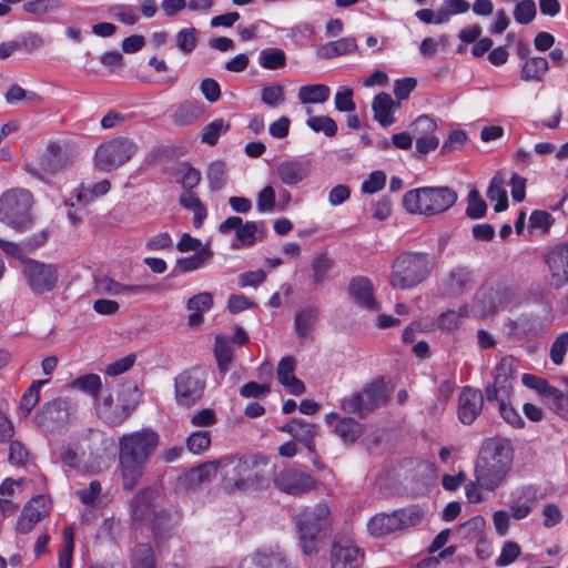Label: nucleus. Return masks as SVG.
I'll return each mask as SVG.
<instances>
[{
    "instance_id": "f257e3e1",
    "label": "nucleus",
    "mask_w": 568,
    "mask_h": 568,
    "mask_svg": "<svg viewBox=\"0 0 568 568\" xmlns=\"http://www.w3.org/2000/svg\"><path fill=\"white\" fill-rule=\"evenodd\" d=\"M273 473L274 466L270 459L261 455L220 459L221 486L227 493L264 488Z\"/></svg>"
},
{
    "instance_id": "f03ea898",
    "label": "nucleus",
    "mask_w": 568,
    "mask_h": 568,
    "mask_svg": "<svg viewBox=\"0 0 568 568\" xmlns=\"http://www.w3.org/2000/svg\"><path fill=\"white\" fill-rule=\"evenodd\" d=\"M159 445V435L151 428L123 434L119 438V465L123 488L132 490Z\"/></svg>"
},
{
    "instance_id": "7ed1b4c3",
    "label": "nucleus",
    "mask_w": 568,
    "mask_h": 568,
    "mask_svg": "<svg viewBox=\"0 0 568 568\" xmlns=\"http://www.w3.org/2000/svg\"><path fill=\"white\" fill-rule=\"evenodd\" d=\"M514 449L508 439L494 437L486 439L475 465V479L487 491L497 490L509 475Z\"/></svg>"
},
{
    "instance_id": "20e7f679",
    "label": "nucleus",
    "mask_w": 568,
    "mask_h": 568,
    "mask_svg": "<svg viewBox=\"0 0 568 568\" xmlns=\"http://www.w3.org/2000/svg\"><path fill=\"white\" fill-rule=\"evenodd\" d=\"M434 267L435 257L429 253H404L392 264L389 283L395 288H414L430 275Z\"/></svg>"
},
{
    "instance_id": "39448f33",
    "label": "nucleus",
    "mask_w": 568,
    "mask_h": 568,
    "mask_svg": "<svg viewBox=\"0 0 568 568\" xmlns=\"http://www.w3.org/2000/svg\"><path fill=\"white\" fill-rule=\"evenodd\" d=\"M457 193L448 186H424L405 193L403 204L413 214L436 215L450 209Z\"/></svg>"
},
{
    "instance_id": "423d86ee",
    "label": "nucleus",
    "mask_w": 568,
    "mask_h": 568,
    "mask_svg": "<svg viewBox=\"0 0 568 568\" xmlns=\"http://www.w3.org/2000/svg\"><path fill=\"white\" fill-rule=\"evenodd\" d=\"M331 510L326 504L306 507L296 517L298 544L302 552L312 556L318 551L322 530L329 524Z\"/></svg>"
},
{
    "instance_id": "0eeeda50",
    "label": "nucleus",
    "mask_w": 568,
    "mask_h": 568,
    "mask_svg": "<svg viewBox=\"0 0 568 568\" xmlns=\"http://www.w3.org/2000/svg\"><path fill=\"white\" fill-rule=\"evenodd\" d=\"M32 194L26 189L14 187L3 192L0 196V222L17 231L27 230L32 224Z\"/></svg>"
},
{
    "instance_id": "6e6552de",
    "label": "nucleus",
    "mask_w": 568,
    "mask_h": 568,
    "mask_svg": "<svg viewBox=\"0 0 568 568\" xmlns=\"http://www.w3.org/2000/svg\"><path fill=\"white\" fill-rule=\"evenodd\" d=\"M138 144L125 136H115L102 142L94 153V165L104 172H111L129 162L138 152Z\"/></svg>"
},
{
    "instance_id": "1a4fd4ad",
    "label": "nucleus",
    "mask_w": 568,
    "mask_h": 568,
    "mask_svg": "<svg viewBox=\"0 0 568 568\" xmlns=\"http://www.w3.org/2000/svg\"><path fill=\"white\" fill-rule=\"evenodd\" d=\"M206 386V374L197 367L185 369L174 379L175 402L179 406L189 408L203 396Z\"/></svg>"
},
{
    "instance_id": "9d476101",
    "label": "nucleus",
    "mask_w": 568,
    "mask_h": 568,
    "mask_svg": "<svg viewBox=\"0 0 568 568\" xmlns=\"http://www.w3.org/2000/svg\"><path fill=\"white\" fill-rule=\"evenodd\" d=\"M159 496L154 490H141L132 499V518L135 521H144L153 517L152 528L158 534L162 528H168L174 521V518L166 511L155 513V503Z\"/></svg>"
},
{
    "instance_id": "9b49d317",
    "label": "nucleus",
    "mask_w": 568,
    "mask_h": 568,
    "mask_svg": "<svg viewBox=\"0 0 568 568\" xmlns=\"http://www.w3.org/2000/svg\"><path fill=\"white\" fill-rule=\"evenodd\" d=\"M23 275L34 294L53 291L59 280V272L54 265L30 258L23 262Z\"/></svg>"
},
{
    "instance_id": "f8f14e48",
    "label": "nucleus",
    "mask_w": 568,
    "mask_h": 568,
    "mask_svg": "<svg viewBox=\"0 0 568 568\" xmlns=\"http://www.w3.org/2000/svg\"><path fill=\"white\" fill-rule=\"evenodd\" d=\"M70 420V400L58 397L47 403L36 415L34 423L48 433H55Z\"/></svg>"
},
{
    "instance_id": "ddd939ff",
    "label": "nucleus",
    "mask_w": 568,
    "mask_h": 568,
    "mask_svg": "<svg viewBox=\"0 0 568 568\" xmlns=\"http://www.w3.org/2000/svg\"><path fill=\"white\" fill-rule=\"evenodd\" d=\"M364 561V551L349 536H336L332 550V568H361Z\"/></svg>"
},
{
    "instance_id": "4468645a",
    "label": "nucleus",
    "mask_w": 568,
    "mask_h": 568,
    "mask_svg": "<svg viewBox=\"0 0 568 568\" xmlns=\"http://www.w3.org/2000/svg\"><path fill=\"white\" fill-rule=\"evenodd\" d=\"M517 368V359L514 356H504L495 368V377L491 384L485 388L486 399L493 402L498 395L507 397L511 395L515 371Z\"/></svg>"
},
{
    "instance_id": "2eb2a0df",
    "label": "nucleus",
    "mask_w": 568,
    "mask_h": 568,
    "mask_svg": "<svg viewBox=\"0 0 568 568\" xmlns=\"http://www.w3.org/2000/svg\"><path fill=\"white\" fill-rule=\"evenodd\" d=\"M274 485L288 495H301L316 488V479L296 468H285L274 477Z\"/></svg>"
},
{
    "instance_id": "dca6fc26",
    "label": "nucleus",
    "mask_w": 568,
    "mask_h": 568,
    "mask_svg": "<svg viewBox=\"0 0 568 568\" xmlns=\"http://www.w3.org/2000/svg\"><path fill=\"white\" fill-rule=\"evenodd\" d=\"M57 456L64 466L78 471L93 474L99 470V467L89 460L79 440L62 443L57 449Z\"/></svg>"
},
{
    "instance_id": "f3484780",
    "label": "nucleus",
    "mask_w": 568,
    "mask_h": 568,
    "mask_svg": "<svg viewBox=\"0 0 568 568\" xmlns=\"http://www.w3.org/2000/svg\"><path fill=\"white\" fill-rule=\"evenodd\" d=\"M237 568H290L285 552L278 547L257 549L245 556Z\"/></svg>"
},
{
    "instance_id": "a211bd4d",
    "label": "nucleus",
    "mask_w": 568,
    "mask_h": 568,
    "mask_svg": "<svg viewBox=\"0 0 568 568\" xmlns=\"http://www.w3.org/2000/svg\"><path fill=\"white\" fill-rule=\"evenodd\" d=\"M550 283L556 288L568 284V241L552 246L546 255Z\"/></svg>"
},
{
    "instance_id": "6ab92c4d",
    "label": "nucleus",
    "mask_w": 568,
    "mask_h": 568,
    "mask_svg": "<svg viewBox=\"0 0 568 568\" xmlns=\"http://www.w3.org/2000/svg\"><path fill=\"white\" fill-rule=\"evenodd\" d=\"M312 172V161L305 156L284 160L276 166L278 180L287 185L295 186L306 180Z\"/></svg>"
},
{
    "instance_id": "aec40b11",
    "label": "nucleus",
    "mask_w": 568,
    "mask_h": 568,
    "mask_svg": "<svg viewBox=\"0 0 568 568\" xmlns=\"http://www.w3.org/2000/svg\"><path fill=\"white\" fill-rule=\"evenodd\" d=\"M348 294L353 303L366 311H379V303L374 295V285L366 276L353 277L348 284Z\"/></svg>"
},
{
    "instance_id": "412c9836",
    "label": "nucleus",
    "mask_w": 568,
    "mask_h": 568,
    "mask_svg": "<svg viewBox=\"0 0 568 568\" xmlns=\"http://www.w3.org/2000/svg\"><path fill=\"white\" fill-rule=\"evenodd\" d=\"M538 503L537 488L526 485L515 488L510 494L509 511L511 518L521 520L531 513Z\"/></svg>"
},
{
    "instance_id": "4be33fe9",
    "label": "nucleus",
    "mask_w": 568,
    "mask_h": 568,
    "mask_svg": "<svg viewBox=\"0 0 568 568\" xmlns=\"http://www.w3.org/2000/svg\"><path fill=\"white\" fill-rule=\"evenodd\" d=\"M436 122L428 115H419L412 124L416 136V151L419 154H427L439 145V140L434 135Z\"/></svg>"
},
{
    "instance_id": "5701e85b",
    "label": "nucleus",
    "mask_w": 568,
    "mask_h": 568,
    "mask_svg": "<svg viewBox=\"0 0 568 568\" xmlns=\"http://www.w3.org/2000/svg\"><path fill=\"white\" fill-rule=\"evenodd\" d=\"M98 416L110 426L121 425L131 414V408L124 404H115L112 395L95 399Z\"/></svg>"
},
{
    "instance_id": "b1692460",
    "label": "nucleus",
    "mask_w": 568,
    "mask_h": 568,
    "mask_svg": "<svg viewBox=\"0 0 568 568\" xmlns=\"http://www.w3.org/2000/svg\"><path fill=\"white\" fill-rule=\"evenodd\" d=\"M483 395L471 387H464L458 397V418L465 425H470L483 409Z\"/></svg>"
},
{
    "instance_id": "393cba45",
    "label": "nucleus",
    "mask_w": 568,
    "mask_h": 568,
    "mask_svg": "<svg viewBox=\"0 0 568 568\" xmlns=\"http://www.w3.org/2000/svg\"><path fill=\"white\" fill-rule=\"evenodd\" d=\"M49 514V507L43 496L32 498L23 508L17 521V530L21 534L30 532L34 526Z\"/></svg>"
},
{
    "instance_id": "a878e982",
    "label": "nucleus",
    "mask_w": 568,
    "mask_h": 568,
    "mask_svg": "<svg viewBox=\"0 0 568 568\" xmlns=\"http://www.w3.org/2000/svg\"><path fill=\"white\" fill-rule=\"evenodd\" d=\"M474 284L473 271L466 266H455L443 280V293L448 296H458L470 290Z\"/></svg>"
},
{
    "instance_id": "bb28decb",
    "label": "nucleus",
    "mask_w": 568,
    "mask_h": 568,
    "mask_svg": "<svg viewBox=\"0 0 568 568\" xmlns=\"http://www.w3.org/2000/svg\"><path fill=\"white\" fill-rule=\"evenodd\" d=\"M325 422L345 443L355 442L364 432L361 423L352 417H342L335 412L326 414Z\"/></svg>"
},
{
    "instance_id": "cd10ccee",
    "label": "nucleus",
    "mask_w": 568,
    "mask_h": 568,
    "mask_svg": "<svg viewBox=\"0 0 568 568\" xmlns=\"http://www.w3.org/2000/svg\"><path fill=\"white\" fill-rule=\"evenodd\" d=\"M295 368L296 359L293 356H285L277 365L276 376L278 383L283 385L290 394L300 396L305 393V385L301 379L295 377Z\"/></svg>"
},
{
    "instance_id": "c85d7f7f",
    "label": "nucleus",
    "mask_w": 568,
    "mask_h": 568,
    "mask_svg": "<svg viewBox=\"0 0 568 568\" xmlns=\"http://www.w3.org/2000/svg\"><path fill=\"white\" fill-rule=\"evenodd\" d=\"M73 160L70 151L58 144H50L40 158L41 168L50 173H55L69 165Z\"/></svg>"
},
{
    "instance_id": "c756f323",
    "label": "nucleus",
    "mask_w": 568,
    "mask_h": 568,
    "mask_svg": "<svg viewBox=\"0 0 568 568\" xmlns=\"http://www.w3.org/2000/svg\"><path fill=\"white\" fill-rule=\"evenodd\" d=\"M399 108V102L385 92L378 93L374 97L372 102V110L374 119L383 126L387 128L395 122L394 113Z\"/></svg>"
},
{
    "instance_id": "7c9ffc66",
    "label": "nucleus",
    "mask_w": 568,
    "mask_h": 568,
    "mask_svg": "<svg viewBox=\"0 0 568 568\" xmlns=\"http://www.w3.org/2000/svg\"><path fill=\"white\" fill-rule=\"evenodd\" d=\"M282 430L291 434L297 442L304 444L310 452H314V438L317 435L316 425L295 418L284 425Z\"/></svg>"
},
{
    "instance_id": "2f4dec72",
    "label": "nucleus",
    "mask_w": 568,
    "mask_h": 568,
    "mask_svg": "<svg viewBox=\"0 0 568 568\" xmlns=\"http://www.w3.org/2000/svg\"><path fill=\"white\" fill-rule=\"evenodd\" d=\"M357 50V42L354 37L341 38L335 41L326 42L316 50L320 59L328 60L344 54L352 53Z\"/></svg>"
},
{
    "instance_id": "473e14b6",
    "label": "nucleus",
    "mask_w": 568,
    "mask_h": 568,
    "mask_svg": "<svg viewBox=\"0 0 568 568\" xmlns=\"http://www.w3.org/2000/svg\"><path fill=\"white\" fill-rule=\"evenodd\" d=\"M213 306V297L209 292H202L193 295L186 302V308L190 311L187 316V324L190 326H197L203 321V313L211 310Z\"/></svg>"
},
{
    "instance_id": "72a5a7b5",
    "label": "nucleus",
    "mask_w": 568,
    "mask_h": 568,
    "mask_svg": "<svg viewBox=\"0 0 568 568\" xmlns=\"http://www.w3.org/2000/svg\"><path fill=\"white\" fill-rule=\"evenodd\" d=\"M367 531L374 538H383L397 530L394 513H378L367 521Z\"/></svg>"
},
{
    "instance_id": "f704fd0d",
    "label": "nucleus",
    "mask_w": 568,
    "mask_h": 568,
    "mask_svg": "<svg viewBox=\"0 0 568 568\" xmlns=\"http://www.w3.org/2000/svg\"><path fill=\"white\" fill-rule=\"evenodd\" d=\"M213 252L209 244H205L197 253L181 257L176 261L175 270L189 273L205 267L211 263Z\"/></svg>"
},
{
    "instance_id": "c9c22d12",
    "label": "nucleus",
    "mask_w": 568,
    "mask_h": 568,
    "mask_svg": "<svg viewBox=\"0 0 568 568\" xmlns=\"http://www.w3.org/2000/svg\"><path fill=\"white\" fill-rule=\"evenodd\" d=\"M203 106L194 100H186L178 105L172 114V122L175 125H189L201 118Z\"/></svg>"
},
{
    "instance_id": "e433bc0d",
    "label": "nucleus",
    "mask_w": 568,
    "mask_h": 568,
    "mask_svg": "<svg viewBox=\"0 0 568 568\" xmlns=\"http://www.w3.org/2000/svg\"><path fill=\"white\" fill-rule=\"evenodd\" d=\"M331 88L326 84H305L298 88L297 100L302 104H322L328 101Z\"/></svg>"
},
{
    "instance_id": "4c0bfd02",
    "label": "nucleus",
    "mask_w": 568,
    "mask_h": 568,
    "mask_svg": "<svg viewBox=\"0 0 568 568\" xmlns=\"http://www.w3.org/2000/svg\"><path fill=\"white\" fill-rule=\"evenodd\" d=\"M263 233H264V223L263 222H255V221L243 222L235 234L236 243H234L232 246L234 248H239L241 246H252L257 240V234H263Z\"/></svg>"
},
{
    "instance_id": "58836bf2",
    "label": "nucleus",
    "mask_w": 568,
    "mask_h": 568,
    "mask_svg": "<svg viewBox=\"0 0 568 568\" xmlns=\"http://www.w3.org/2000/svg\"><path fill=\"white\" fill-rule=\"evenodd\" d=\"M68 388L71 390H80L97 399L102 388V382L97 374H84L71 381L68 384Z\"/></svg>"
},
{
    "instance_id": "ea45409f",
    "label": "nucleus",
    "mask_w": 568,
    "mask_h": 568,
    "mask_svg": "<svg viewBox=\"0 0 568 568\" xmlns=\"http://www.w3.org/2000/svg\"><path fill=\"white\" fill-rule=\"evenodd\" d=\"M395 521L397 530L407 529L415 527L424 519V511L419 506H407L397 510H394Z\"/></svg>"
},
{
    "instance_id": "a19ab883",
    "label": "nucleus",
    "mask_w": 568,
    "mask_h": 568,
    "mask_svg": "<svg viewBox=\"0 0 568 568\" xmlns=\"http://www.w3.org/2000/svg\"><path fill=\"white\" fill-rule=\"evenodd\" d=\"M549 64L544 57H531L526 59L520 71V78L524 81H541Z\"/></svg>"
},
{
    "instance_id": "79ce46f5",
    "label": "nucleus",
    "mask_w": 568,
    "mask_h": 568,
    "mask_svg": "<svg viewBox=\"0 0 568 568\" xmlns=\"http://www.w3.org/2000/svg\"><path fill=\"white\" fill-rule=\"evenodd\" d=\"M131 568H156L153 548L149 544H139L132 549ZM170 568H184L173 565Z\"/></svg>"
},
{
    "instance_id": "37998d69",
    "label": "nucleus",
    "mask_w": 568,
    "mask_h": 568,
    "mask_svg": "<svg viewBox=\"0 0 568 568\" xmlns=\"http://www.w3.org/2000/svg\"><path fill=\"white\" fill-rule=\"evenodd\" d=\"M318 315V310L315 306H306L300 310L295 315V329L300 338H306Z\"/></svg>"
},
{
    "instance_id": "c03bdc74",
    "label": "nucleus",
    "mask_w": 568,
    "mask_h": 568,
    "mask_svg": "<svg viewBox=\"0 0 568 568\" xmlns=\"http://www.w3.org/2000/svg\"><path fill=\"white\" fill-rule=\"evenodd\" d=\"M367 396V403L374 405L375 408L384 405L389 398V389L384 378H376L363 388Z\"/></svg>"
},
{
    "instance_id": "a18cd8bd",
    "label": "nucleus",
    "mask_w": 568,
    "mask_h": 568,
    "mask_svg": "<svg viewBox=\"0 0 568 568\" xmlns=\"http://www.w3.org/2000/svg\"><path fill=\"white\" fill-rule=\"evenodd\" d=\"M217 474L220 475V459L203 463L199 467L192 468L186 474V479L190 484H203Z\"/></svg>"
},
{
    "instance_id": "49530a36",
    "label": "nucleus",
    "mask_w": 568,
    "mask_h": 568,
    "mask_svg": "<svg viewBox=\"0 0 568 568\" xmlns=\"http://www.w3.org/2000/svg\"><path fill=\"white\" fill-rule=\"evenodd\" d=\"M541 399L556 414L561 416L568 415V397L560 389L550 385L541 396Z\"/></svg>"
},
{
    "instance_id": "de8ad7c7",
    "label": "nucleus",
    "mask_w": 568,
    "mask_h": 568,
    "mask_svg": "<svg viewBox=\"0 0 568 568\" xmlns=\"http://www.w3.org/2000/svg\"><path fill=\"white\" fill-rule=\"evenodd\" d=\"M214 354L216 357L219 369L221 371V373L225 374L230 369L231 364L233 362L232 343L226 338L217 336L215 338Z\"/></svg>"
},
{
    "instance_id": "09e8293b",
    "label": "nucleus",
    "mask_w": 568,
    "mask_h": 568,
    "mask_svg": "<svg viewBox=\"0 0 568 568\" xmlns=\"http://www.w3.org/2000/svg\"><path fill=\"white\" fill-rule=\"evenodd\" d=\"M260 97L263 104L276 109L285 102V90L277 82L268 83L261 89Z\"/></svg>"
},
{
    "instance_id": "8fccbe9b",
    "label": "nucleus",
    "mask_w": 568,
    "mask_h": 568,
    "mask_svg": "<svg viewBox=\"0 0 568 568\" xmlns=\"http://www.w3.org/2000/svg\"><path fill=\"white\" fill-rule=\"evenodd\" d=\"M111 183L109 180H101L90 186H81L75 191L77 201L83 205L94 199L106 194L110 191Z\"/></svg>"
},
{
    "instance_id": "3c124183",
    "label": "nucleus",
    "mask_w": 568,
    "mask_h": 568,
    "mask_svg": "<svg viewBox=\"0 0 568 568\" xmlns=\"http://www.w3.org/2000/svg\"><path fill=\"white\" fill-rule=\"evenodd\" d=\"M487 196L490 201H496L494 210L503 212L508 207V196L504 180L499 176L493 178L487 190Z\"/></svg>"
},
{
    "instance_id": "603ef678",
    "label": "nucleus",
    "mask_w": 568,
    "mask_h": 568,
    "mask_svg": "<svg viewBox=\"0 0 568 568\" xmlns=\"http://www.w3.org/2000/svg\"><path fill=\"white\" fill-rule=\"evenodd\" d=\"M258 64L266 70L285 67L286 54L282 49H264L258 54Z\"/></svg>"
},
{
    "instance_id": "864d4df0",
    "label": "nucleus",
    "mask_w": 568,
    "mask_h": 568,
    "mask_svg": "<svg viewBox=\"0 0 568 568\" xmlns=\"http://www.w3.org/2000/svg\"><path fill=\"white\" fill-rule=\"evenodd\" d=\"M509 398L510 396L504 398L498 395L497 398H493V402L498 403L499 414L507 424L514 428H521L524 427L525 422L520 414L510 405Z\"/></svg>"
},
{
    "instance_id": "5fc2aeb1",
    "label": "nucleus",
    "mask_w": 568,
    "mask_h": 568,
    "mask_svg": "<svg viewBox=\"0 0 568 568\" xmlns=\"http://www.w3.org/2000/svg\"><path fill=\"white\" fill-rule=\"evenodd\" d=\"M499 310L495 293L484 294L481 297H477L471 306L473 315L481 318L493 315Z\"/></svg>"
},
{
    "instance_id": "6e6d98bb",
    "label": "nucleus",
    "mask_w": 568,
    "mask_h": 568,
    "mask_svg": "<svg viewBox=\"0 0 568 568\" xmlns=\"http://www.w3.org/2000/svg\"><path fill=\"white\" fill-rule=\"evenodd\" d=\"M48 381H33L20 399V409L28 416L40 399V389Z\"/></svg>"
},
{
    "instance_id": "4d7b16f0",
    "label": "nucleus",
    "mask_w": 568,
    "mask_h": 568,
    "mask_svg": "<svg viewBox=\"0 0 568 568\" xmlns=\"http://www.w3.org/2000/svg\"><path fill=\"white\" fill-rule=\"evenodd\" d=\"M230 124L223 119H215L203 128L201 142L215 145L221 134L227 132Z\"/></svg>"
},
{
    "instance_id": "13d9d810",
    "label": "nucleus",
    "mask_w": 568,
    "mask_h": 568,
    "mask_svg": "<svg viewBox=\"0 0 568 568\" xmlns=\"http://www.w3.org/2000/svg\"><path fill=\"white\" fill-rule=\"evenodd\" d=\"M315 31L308 23H301L287 29L286 37L290 38L295 45L305 48L312 43Z\"/></svg>"
},
{
    "instance_id": "bf43d9fd",
    "label": "nucleus",
    "mask_w": 568,
    "mask_h": 568,
    "mask_svg": "<svg viewBox=\"0 0 568 568\" xmlns=\"http://www.w3.org/2000/svg\"><path fill=\"white\" fill-rule=\"evenodd\" d=\"M306 125L314 132H323L327 138H332L337 132L336 122L327 115H313L306 120Z\"/></svg>"
},
{
    "instance_id": "052dcab7",
    "label": "nucleus",
    "mask_w": 568,
    "mask_h": 568,
    "mask_svg": "<svg viewBox=\"0 0 568 568\" xmlns=\"http://www.w3.org/2000/svg\"><path fill=\"white\" fill-rule=\"evenodd\" d=\"M500 310H514L524 303V300L514 287H504L495 292Z\"/></svg>"
},
{
    "instance_id": "680f3d73",
    "label": "nucleus",
    "mask_w": 568,
    "mask_h": 568,
    "mask_svg": "<svg viewBox=\"0 0 568 568\" xmlns=\"http://www.w3.org/2000/svg\"><path fill=\"white\" fill-rule=\"evenodd\" d=\"M73 548L74 532L72 527L67 526L63 529V548L59 554V568H71Z\"/></svg>"
},
{
    "instance_id": "e2e57ef3",
    "label": "nucleus",
    "mask_w": 568,
    "mask_h": 568,
    "mask_svg": "<svg viewBox=\"0 0 568 568\" xmlns=\"http://www.w3.org/2000/svg\"><path fill=\"white\" fill-rule=\"evenodd\" d=\"M197 33L194 27L180 30L175 34L178 49L184 54H190L197 44Z\"/></svg>"
},
{
    "instance_id": "0e129e2a",
    "label": "nucleus",
    "mask_w": 568,
    "mask_h": 568,
    "mask_svg": "<svg viewBox=\"0 0 568 568\" xmlns=\"http://www.w3.org/2000/svg\"><path fill=\"white\" fill-rule=\"evenodd\" d=\"M339 406L343 412L347 414H354L357 417H364L367 415L363 396L358 392L352 393L341 399Z\"/></svg>"
},
{
    "instance_id": "69168bd1",
    "label": "nucleus",
    "mask_w": 568,
    "mask_h": 568,
    "mask_svg": "<svg viewBox=\"0 0 568 568\" xmlns=\"http://www.w3.org/2000/svg\"><path fill=\"white\" fill-rule=\"evenodd\" d=\"M207 180L212 190H221L226 183V165L222 161H215L209 165Z\"/></svg>"
},
{
    "instance_id": "338daca9",
    "label": "nucleus",
    "mask_w": 568,
    "mask_h": 568,
    "mask_svg": "<svg viewBox=\"0 0 568 568\" xmlns=\"http://www.w3.org/2000/svg\"><path fill=\"white\" fill-rule=\"evenodd\" d=\"M487 205L477 190H471L467 196L466 215L473 220L480 219L486 214Z\"/></svg>"
},
{
    "instance_id": "774afa93",
    "label": "nucleus",
    "mask_w": 568,
    "mask_h": 568,
    "mask_svg": "<svg viewBox=\"0 0 568 568\" xmlns=\"http://www.w3.org/2000/svg\"><path fill=\"white\" fill-rule=\"evenodd\" d=\"M276 207L275 190L272 185L264 186L256 196V209L260 213H271Z\"/></svg>"
}]
</instances>
